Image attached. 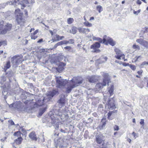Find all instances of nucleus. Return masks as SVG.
Segmentation results:
<instances>
[{"mask_svg": "<svg viewBox=\"0 0 148 148\" xmlns=\"http://www.w3.org/2000/svg\"><path fill=\"white\" fill-rule=\"evenodd\" d=\"M114 100L113 97L110 98L107 101L106 108L109 110H112L116 108Z\"/></svg>", "mask_w": 148, "mask_h": 148, "instance_id": "obj_8", "label": "nucleus"}, {"mask_svg": "<svg viewBox=\"0 0 148 148\" xmlns=\"http://www.w3.org/2000/svg\"><path fill=\"white\" fill-rule=\"evenodd\" d=\"M57 45H58V46L62 45V41H61L60 42H59L57 43Z\"/></svg>", "mask_w": 148, "mask_h": 148, "instance_id": "obj_55", "label": "nucleus"}, {"mask_svg": "<svg viewBox=\"0 0 148 148\" xmlns=\"http://www.w3.org/2000/svg\"><path fill=\"white\" fill-rule=\"evenodd\" d=\"M10 67V61H8L7 62L5 66V69L6 70L9 69Z\"/></svg>", "mask_w": 148, "mask_h": 148, "instance_id": "obj_26", "label": "nucleus"}, {"mask_svg": "<svg viewBox=\"0 0 148 148\" xmlns=\"http://www.w3.org/2000/svg\"><path fill=\"white\" fill-rule=\"evenodd\" d=\"M9 106L10 107H14V103L10 104Z\"/></svg>", "mask_w": 148, "mask_h": 148, "instance_id": "obj_57", "label": "nucleus"}, {"mask_svg": "<svg viewBox=\"0 0 148 148\" xmlns=\"http://www.w3.org/2000/svg\"><path fill=\"white\" fill-rule=\"evenodd\" d=\"M24 12H25L26 16H27L28 15L27 11L26 10H25Z\"/></svg>", "mask_w": 148, "mask_h": 148, "instance_id": "obj_61", "label": "nucleus"}, {"mask_svg": "<svg viewBox=\"0 0 148 148\" xmlns=\"http://www.w3.org/2000/svg\"><path fill=\"white\" fill-rule=\"evenodd\" d=\"M129 66L133 71H135L136 69V66L132 64H129Z\"/></svg>", "mask_w": 148, "mask_h": 148, "instance_id": "obj_38", "label": "nucleus"}, {"mask_svg": "<svg viewBox=\"0 0 148 148\" xmlns=\"http://www.w3.org/2000/svg\"><path fill=\"white\" fill-rule=\"evenodd\" d=\"M132 134L134 136V137L135 139H136L137 137H138V136L136 134V133L134 132H133Z\"/></svg>", "mask_w": 148, "mask_h": 148, "instance_id": "obj_48", "label": "nucleus"}, {"mask_svg": "<svg viewBox=\"0 0 148 148\" xmlns=\"http://www.w3.org/2000/svg\"><path fill=\"white\" fill-rule=\"evenodd\" d=\"M84 25L87 27H91L92 25L91 23H89L88 22H85L84 23Z\"/></svg>", "mask_w": 148, "mask_h": 148, "instance_id": "obj_39", "label": "nucleus"}, {"mask_svg": "<svg viewBox=\"0 0 148 148\" xmlns=\"http://www.w3.org/2000/svg\"><path fill=\"white\" fill-rule=\"evenodd\" d=\"M74 21L73 19L72 18H69L67 19V23L69 24L72 23Z\"/></svg>", "mask_w": 148, "mask_h": 148, "instance_id": "obj_37", "label": "nucleus"}, {"mask_svg": "<svg viewBox=\"0 0 148 148\" xmlns=\"http://www.w3.org/2000/svg\"><path fill=\"white\" fill-rule=\"evenodd\" d=\"M8 122L10 124V125H14V122L12 121V120H10L8 121Z\"/></svg>", "mask_w": 148, "mask_h": 148, "instance_id": "obj_46", "label": "nucleus"}, {"mask_svg": "<svg viewBox=\"0 0 148 148\" xmlns=\"http://www.w3.org/2000/svg\"><path fill=\"white\" fill-rule=\"evenodd\" d=\"M137 3L138 4H141V1L139 0H138L137 1Z\"/></svg>", "mask_w": 148, "mask_h": 148, "instance_id": "obj_59", "label": "nucleus"}, {"mask_svg": "<svg viewBox=\"0 0 148 148\" xmlns=\"http://www.w3.org/2000/svg\"><path fill=\"white\" fill-rule=\"evenodd\" d=\"M60 36L57 34H56L55 35V38L56 39V40H53V42H55L56 41V40L59 41L60 40Z\"/></svg>", "mask_w": 148, "mask_h": 148, "instance_id": "obj_36", "label": "nucleus"}, {"mask_svg": "<svg viewBox=\"0 0 148 148\" xmlns=\"http://www.w3.org/2000/svg\"><path fill=\"white\" fill-rule=\"evenodd\" d=\"M31 37L32 39L35 40L38 38V36L31 34Z\"/></svg>", "mask_w": 148, "mask_h": 148, "instance_id": "obj_40", "label": "nucleus"}, {"mask_svg": "<svg viewBox=\"0 0 148 148\" xmlns=\"http://www.w3.org/2000/svg\"><path fill=\"white\" fill-rule=\"evenodd\" d=\"M58 46V45L56 43L54 45V46L53 47V49H55Z\"/></svg>", "mask_w": 148, "mask_h": 148, "instance_id": "obj_58", "label": "nucleus"}, {"mask_svg": "<svg viewBox=\"0 0 148 148\" xmlns=\"http://www.w3.org/2000/svg\"><path fill=\"white\" fill-rule=\"evenodd\" d=\"M99 78L96 76H92L89 77L88 79L89 81L91 83H94L98 80Z\"/></svg>", "mask_w": 148, "mask_h": 148, "instance_id": "obj_13", "label": "nucleus"}, {"mask_svg": "<svg viewBox=\"0 0 148 148\" xmlns=\"http://www.w3.org/2000/svg\"><path fill=\"white\" fill-rule=\"evenodd\" d=\"M147 65H148V62L144 61L141 64L140 67L142 68H143L145 66Z\"/></svg>", "mask_w": 148, "mask_h": 148, "instance_id": "obj_25", "label": "nucleus"}, {"mask_svg": "<svg viewBox=\"0 0 148 148\" xmlns=\"http://www.w3.org/2000/svg\"><path fill=\"white\" fill-rule=\"evenodd\" d=\"M64 49L65 50H67L68 51H71V47L70 46H67L64 47Z\"/></svg>", "mask_w": 148, "mask_h": 148, "instance_id": "obj_41", "label": "nucleus"}, {"mask_svg": "<svg viewBox=\"0 0 148 148\" xmlns=\"http://www.w3.org/2000/svg\"><path fill=\"white\" fill-rule=\"evenodd\" d=\"M142 58V57L140 56H136L135 58V62H136L139 61V60H141Z\"/></svg>", "mask_w": 148, "mask_h": 148, "instance_id": "obj_31", "label": "nucleus"}, {"mask_svg": "<svg viewBox=\"0 0 148 148\" xmlns=\"http://www.w3.org/2000/svg\"><path fill=\"white\" fill-rule=\"evenodd\" d=\"M143 72V71L142 70H140L139 71H138L137 72V73L139 75H141V74Z\"/></svg>", "mask_w": 148, "mask_h": 148, "instance_id": "obj_54", "label": "nucleus"}, {"mask_svg": "<svg viewBox=\"0 0 148 148\" xmlns=\"http://www.w3.org/2000/svg\"><path fill=\"white\" fill-rule=\"evenodd\" d=\"M108 59V58L107 57H102L101 58V62H106Z\"/></svg>", "mask_w": 148, "mask_h": 148, "instance_id": "obj_42", "label": "nucleus"}, {"mask_svg": "<svg viewBox=\"0 0 148 148\" xmlns=\"http://www.w3.org/2000/svg\"><path fill=\"white\" fill-rule=\"evenodd\" d=\"M34 0H11L10 1L7 3L1 4L0 5V9L2 8H4L6 4L14 5V7L18 5L21 6V9H23L26 6V5L27 3H32L34 2Z\"/></svg>", "mask_w": 148, "mask_h": 148, "instance_id": "obj_1", "label": "nucleus"}, {"mask_svg": "<svg viewBox=\"0 0 148 148\" xmlns=\"http://www.w3.org/2000/svg\"><path fill=\"white\" fill-rule=\"evenodd\" d=\"M140 123L141 125H142V126H143L144 124V120L143 119H141Z\"/></svg>", "mask_w": 148, "mask_h": 148, "instance_id": "obj_51", "label": "nucleus"}, {"mask_svg": "<svg viewBox=\"0 0 148 148\" xmlns=\"http://www.w3.org/2000/svg\"><path fill=\"white\" fill-rule=\"evenodd\" d=\"M93 39L94 40H96L99 41L100 42L102 43V40L100 38H97L94 36L93 37Z\"/></svg>", "mask_w": 148, "mask_h": 148, "instance_id": "obj_34", "label": "nucleus"}, {"mask_svg": "<svg viewBox=\"0 0 148 148\" xmlns=\"http://www.w3.org/2000/svg\"><path fill=\"white\" fill-rule=\"evenodd\" d=\"M94 47L98 49L100 47V44L98 42H96L95 43L91 45L92 47Z\"/></svg>", "mask_w": 148, "mask_h": 148, "instance_id": "obj_22", "label": "nucleus"}, {"mask_svg": "<svg viewBox=\"0 0 148 148\" xmlns=\"http://www.w3.org/2000/svg\"><path fill=\"white\" fill-rule=\"evenodd\" d=\"M144 41V40L142 38H139L136 40V42L141 45L143 44V42Z\"/></svg>", "mask_w": 148, "mask_h": 148, "instance_id": "obj_29", "label": "nucleus"}, {"mask_svg": "<svg viewBox=\"0 0 148 148\" xmlns=\"http://www.w3.org/2000/svg\"><path fill=\"white\" fill-rule=\"evenodd\" d=\"M23 140L22 138L21 137L18 138L17 139H16L14 140V142L17 145L20 144Z\"/></svg>", "mask_w": 148, "mask_h": 148, "instance_id": "obj_19", "label": "nucleus"}, {"mask_svg": "<svg viewBox=\"0 0 148 148\" xmlns=\"http://www.w3.org/2000/svg\"><path fill=\"white\" fill-rule=\"evenodd\" d=\"M127 141L129 142L130 143H131V139H130V138H128L127 139Z\"/></svg>", "mask_w": 148, "mask_h": 148, "instance_id": "obj_63", "label": "nucleus"}, {"mask_svg": "<svg viewBox=\"0 0 148 148\" xmlns=\"http://www.w3.org/2000/svg\"><path fill=\"white\" fill-rule=\"evenodd\" d=\"M106 39H105V38H104L103 40H102V42H103V43H104L105 42H106Z\"/></svg>", "mask_w": 148, "mask_h": 148, "instance_id": "obj_60", "label": "nucleus"}, {"mask_svg": "<svg viewBox=\"0 0 148 148\" xmlns=\"http://www.w3.org/2000/svg\"><path fill=\"white\" fill-rule=\"evenodd\" d=\"M7 137L5 136L3 138H2V139H1L0 140L2 142H4V141H5L7 139Z\"/></svg>", "mask_w": 148, "mask_h": 148, "instance_id": "obj_49", "label": "nucleus"}, {"mask_svg": "<svg viewBox=\"0 0 148 148\" xmlns=\"http://www.w3.org/2000/svg\"><path fill=\"white\" fill-rule=\"evenodd\" d=\"M39 52H40V58H41L42 56H43L44 54L45 53V49H42L40 50Z\"/></svg>", "mask_w": 148, "mask_h": 148, "instance_id": "obj_30", "label": "nucleus"}, {"mask_svg": "<svg viewBox=\"0 0 148 148\" xmlns=\"http://www.w3.org/2000/svg\"><path fill=\"white\" fill-rule=\"evenodd\" d=\"M68 41V44H73L74 43V41L73 39H70Z\"/></svg>", "mask_w": 148, "mask_h": 148, "instance_id": "obj_45", "label": "nucleus"}, {"mask_svg": "<svg viewBox=\"0 0 148 148\" xmlns=\"http://www.w3.org/2000/svg\"><path fill=\"white\" fill-rule=\"evenodd\" d=\"M11 62L13 65H17L19 64L21 61V58L20 56H14L11 58Z\"/></svg>", "mask_w": 148, "mask_h": 148, "instance_id": "obj_11", "label": "nucleus"}, {"mask_svg": "<svg viewBox=\"0 0 148 148\" xmlns=\"http://www.w3.org/2000/svg\"><path fill=\"white\" fill-rule=\"evenodd\" d=\"M58 94V91L56 90H53L52 91L48 92L47 95L42 99H39L37 102V104L39 106L43 104L44 103H46L51 99L56 94Z\"/></svg>", "mask_w": 148, "mask_h": 148, "instance_id": "obj_3", "label": "nucleus"}, {"mask_svg": "<svg viewBox=\"0 0 148 148\" xmlns=\"http://www.w3.org/2000/svg\"><path fill=\"white\" fill-rule=\"evenodd\" d=\"M60 131L61 132H63V133H65V131L64 130H63L62 129H60Z\"/></svg>", "mask_w": 148, "mask_h": 148, "instance_id": "obj_64", "label": "nucleus"}, {"mask_svg": "<svg viewBox=\"0 0 148 148\" xmlns=\"http://www.w3.org/2000/svg\"><path fill=\"white\" fill-rule=\"evenodd\" d=\"M140 12V10H139L137 11H134V14L136 15H138V14Z\"/></svg>", "mask_w": 148, "mask_h": 148, "instance_id": "obj_44", "label": "nucleus"}, {"mask_svg": "<svg viewBox=\"0 0 148 148\" xmlns=\"http://www.w3.org/2000/svg\"><path fill=\"white\" fill-rule=\"evenodd\" d=\"M105 124H106V123H103V125H102V126L101 127V128L102 129H103V127H104L105 126Z\"/></svg>", "mask_w": 148, "mask_h": 148, "instance_id": "obj_62", "label": "nucleus"}, {"mask_svg": "<svg viewBox=\"0 0 148 148\" xmlns=\"http://www.w3.org/2000/svg\"><path fill=\"white\" fill-rule=\"evenodd\" d=\"M83 82V79L81 77H77L74 78L70 81L69 85H68L66 88V91L67 93H70L72 89L78 86L82 83Z\"/></svg>", "mask_w": 148, "mask_h": 148, "instance_id": "obj_2", "label": "nucleus"}, {"mask_svg": "<svg viewBox=\"0 0 148 148\" xmlns=\"http://www.w3.org/2000/svg\"><path fill=\"white\" fill-rule=\"evenodd\" d=\"M58 107L60 108H61L62 107H64L65 104V99L64 95H62L60 96V99L58 101Z\"/></svg>", "mask_w": 148, "mask_h": 148, "instance_id": "obj_10", "label": "nucleus"}, {"mask_svg": "<svg viewBox=\"0 0 148 148\" xmlns=\"http://www.w3.org/2000/svg\"><path fill=\"white\" fill-rule=\"evenodd\" d=\"M62 45L67 44H68V41L67 40L62 41Z\"/></svg>", "mask_w": 148, "mask_h": 148, "instance_id": "obj_50", "label": "nucleus"}, {"mask_svg": "<svg viewBox=\"0 0 148 148\" xmlns=\"http://www.w3.org/2000/svg\"><path fill=\"white\" fill-rule=\"evenodd\" d=\"M56 86L59 88H64L68 83L67 80L61 78L60 76L56 77Z\"/></svg>", "mask_w": 148, "mask_h": 148, "instance_id": "obj_6", "label": "nucleus"}, {"mask_svg": "<svg viewBox=\"0 0 148 148\" xmlns=\"http://www.w3.org/2000/svg\"><path fill=\"white\" fill-rule=\"evenodd\" d=\"M114 130L118 131L119 130V127L117 125H115L114 127Z\"/></svg>", "mask_w": 148, "mask_h": 148, "instance_id": "obj_47", "label": "nucleus"}, {"mask_svg": "<svg viewBox=\"0 0 148 148\" xmlns=\"http://www.w3.org/2000/svg\"><path fill=\"white\" fill-rule=\"evenodd\" d=\"M43 41V39L41 38L37 42L38 43H40L42 42Z\"/></svg>", "mask_w": 148, "mask_h": 148, "instance_id": "obj_53", "label": "nucleus"}, {"mask_svg": "<svg viewBox=\"0 0 148 148\" xmlns=\"http://www.w3.org/2000/svg\"><path fill=\"white\" fill-rule=\"evenodd\" d=\"M39 140L41 141L42 142H44L45 141L44 135L43 134L40 135L39 137Z\"/></svg>", "mask_w": 148, "mask_h": 148, "instance_id": "obj_28", "label": "nucleus"}, {"mask_svg": "<svg viewBox=\"0 0 148 148\" xmlns=\"http://www.w3.org/2000/svg\"><path fill=\"white\" fill-rule=\"evenodd\" d=\"M107 41L112 46H114L115 44L112 38H110L108 39Z\"/></svg>", "mask_w": 148, "mask_h": 148, "instance_id": "obj_21", "label": "nucleus"}, {"mask_svg": "<svg viewBox=\"0 0 148 148\" xmlns=\"http://www.w3.org/2000/svg\"><path fill=\"white\" fill-rule=\"evenodd\" d=\"M66 114V111L64 110H61V109H59L58 110V114L60 117H61L62 116V114L64 115H65Z\"/></svg>", "mask_w": 148, "mask_h": 148, "instance_id": "obj_17", "label": "nucleus"}, {"mask_svg": "<svg viewBox=\"0 0 148 148\" xmlns=\"http://www.w3.org/2000/svg\"><path fill=\"white\" fill-rule=\"evenodd\" d=\"M102 73H103L102 76L103 77V82L97 83L95 86L96 89L98 90H101L104 86L106 85L107 84H108L110 82V77L108 74L103 72Z\"/></svg>", "mask_w": 148, "mask_h": 148, "instance_id": "obj_4", "label": "nucleus"}, {"mask_svg": "<svg viewBox=\"0 0 148 148\" xmlns=\"http://www.w3.org/2000/svg\"><path fill=\"white\" fill-rule=\"evenodd\" d=\"M45 109H42L41 110L40 112L39 113V115L40 116L42 115L44 112H45Z\"/></svg>", "mask_w": 148, "mask_h": 148, "instance_id": "obj_43", "label": "nucleus"}, {"mask_svg": "<svg viewBox=\"0 0 148 148\" xmlns=\"http://www.w3.org/2000/svg\"><path fill=\"white\" fill-rule=\"evenodd\" d=\"M116 111L115 110V111H109L108 113V119L109 120H112V118H111L110 116L112 114V113L113 112H115Z\"/></svg>", "mask_w": 148, "mask_h": 148, "instance_id": "obj_24", "label": "nucleus"}, {"mask_svg": "<svg viewBox=\"0 0 148 148\" xmlns=\"http://www.w3.org/2000/svg\"><path fill=\"white\" fill-rule=\"evenodd\" d=\"M132 47L134 49L138 50L140 49V47L139 46L136 45V44H134L132 46Z\"/></svg>", "mask_w": 148, "mask_h": 148, "instance_id": "obj_35", "label": "nucleus"}, {"mask_svg": "<svg viewBox=\"0 0 148 148\" xmlns=\"http://www.w3.org/2000/svg\"><path fill=\"white\" fill-rule=\"evenodd\" d=\"M21 103L19 101H17L14 103V108L17 109H20L21 107Z\"/></svg>", "mask_w": 148, "mask_h": 148, "instance_id": "obj_18", "label": "nucleus"}, {"mask_svg": "<svg viewBox=\"0 0 148 148\" xmlns=\"http://www.w3.org/2000/svg\"><path fill=\"white\" fill-rule=\"evenodd\" d=\"M38 32V29H37L35 30L33 33H31V34H33L34 35L36 34Z\"/></svg>", "mask_w": 148, "mask_h": 148, "instance_id": "obj_52", "label": "nucleus"}, {"mask_svg": "<svg viewBox=\"0 0 148 148\" xmlns=\"http://www.w3.org/2000/svg\"><path fill=\"white\" fill-rule=\"evenodd\" d=\"M96 138V141L98 144H103V136H102L101 135H97Z\"/></svg>", "mask_w": 148, "mask_h": 148, "instance_id": "obj_12", "label": "nucleus"}, {"mask_svg": "<svg viewBox=\"0 0 148 148\" xmlns=\"http://www.w3.org/2000/svg\"><path fill=\"white\" fill-rule=\"evenodd\" d=\"M114 51L116 54L115 56L116 58L118 60H121V59H123L125 58V55L119 49L116 48L114 49Z\"/></svg>", "mask_w": 148, "mask_h": 148, "instance_id": "obj_9", "label": "nucleus"}, {"mask_svg": "<svg viewBox=\"0 0 148 148\" xmlns=\"http://www.w3.org/2000/svg\"><path fill=\"white\" fill-rule=\"evenodd\" d=\"M3 88V90L2 92V93L3 95H4V98L6 99L7 98L6 95L7 93V90L10 88V86H9L7 87V88H5V86H3L2 87Z\"/></svg>", "mask_w": 148, "mask_h": 148, "instance_id": "obj_15", "label": "nucleus"}, {"mask_svg": "<svg viewBox=\"0 0 148 148\" xmlns=\"http://www.w3.org/2000/svg\"><path fill=\"white\" fill-rule=\"evenodd\" d=\"M29 138L32 140L36 141L38 139L37 137L34 132H32L29 135Z\"/></svg>", "mask_w": 148, "mask_h": 148, "instance_id": "obj_16", "label": "nucleus"}, {"mask_svg": "<svg viewBox=\"0 0 148 148\" xmlns=\"http://www.w3.org/2000/svg\"><path fill=\"white\" fill-rule=\"evenodd\" d=\"M78 30L79 32L85 34H87L90 31V29L88 28H85L82 27L79 28L78 29Z\"/></svg>", "mask_w": 148, "mask_h": 148, "instance_id": "obj_14", "label": "nucleus"}, {"mask_svg": "<svg viewBox=\"0 0 148 148\" xmlns=\"http://www.w3.org/2000/svg\"><path fill=\"white\" fill-rule=\"evenodd\" d=\"M97 9L99 13H100L103 10V8L100 5L97 6Z\"/></svg>", "mask_w": 148, "mask_h": 148, "instance_id": "obj_33", "label": "nucleus"}, {"mask_svg": "<svg viewBox=\"0 0 148 148\" xmlns=\"http://www.w3.org/2000/svg\"><path fill=\"white\" fill-rule=\"evenodd\" d=\"M12 26L11 24H5L3 21L0 20V34H6L8 31L11 30Z\"/></svg>", "mask_w": 148, "mask_h": 148, "instance_id": "obj_5", "label": "nucleus"}, {"mask_svg": "<svg viewBox=\"0 0 148 148\" xmlns=\"http://www.w3.org/2000/svg\"><path fill=\"white\" fill-rule=\"evenodd\" d=\"M114 86L113 85H112L111 86L108 90L109 94H110L109 97H110L113 95V91H114Z\"/></svg>", "mask_w": 148, "mask_h": 148, "instance_id": "obj_20", "label": "nucleus"}, {"mask_svg": "<svg viewBox=\"0 0 148 148\" xmlns=\"http://www.w3.org/2000/svg\"><path fill=\"white\" fill-rule=\"evenodd\" d=\"M70 32L73 34H75L77 32L76 27H73L72 29L70 30Z\"/></svg>", "mask_w": 148, "mask_h": 148, "instance_id": "obj_27", "label": "nucleus"}, {"mask_svg": "<svg viewBox=\"0 0 148 148\" xmlns=\"http://www.w3.org/2000/svg\"><path fill=\"white\" fill-rule=\"evenodd\" d=\"M142 45L146 48H148V42L144 40Z\"/></svg>", "mask_w": 148, "mask_h": 148, "instance_id": "obj_32", "label": "nucleus"}, {"mask_svg": "<svg viewBox=\"0 0 148 148\" xmlns=\"http://www.w3.org/2000/svg\"><path fill=\"white\" fill-rule=\"evenodd\" d=\"M57 45H58V46L62 45V41H61L60 42H59L57 43Z\"/></svg>", "mask_w": 148, "mask_h": 148, "instance_id": "obj_56", "label": "nucleus"}, {"mask_svg": "<svg viewBox=\"0 0 148 148\" xmlns=\"http://www.w3.org/2000/svg\"><path fill=\"white\" fill-rule=\"evenodd\" d=\"M15 14L16 15V20L18 24L21 25H22L24 22V20L23 19L22 16L23 14L22 13L19 9L15 10Z\"/></svg>", "mask_w": 148, "mask_h": 148, "instance_id": "obj_7", "label": "nucleus"}, {"mask_svg": "<svg viewBox=\"0 0 148 148\" xmlns=\"http://www.w3.org/2000/svg\"><path fill=\"white\" fill-rule=\"evenodd\" d=\"M91 49H92V51L93 52L98 53L100 51V50L97 48L94 47H91V46L90 47Z\"/></svg>", "mask_w": 148, "mask_h": 148, "instance_id": "obj_23", "label": "nucleus"}]
</instances>
